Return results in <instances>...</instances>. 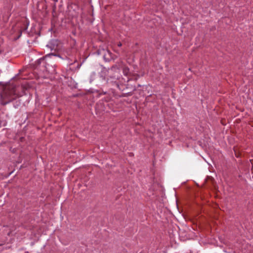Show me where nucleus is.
I'll return each instance as SVG.
<instances>
[{
  "mask_svg": "<svg viewBox=\"0 0 253 253\" xmlns=\"http://www.w3.org/2000/svg\"><path fill=\"white\" fill-rule=\"evenodd\" d=\"M17 97L15 88L12 86H6L1 93V98L4 104L15 99Z\"/></svg>",
  "mask_w": 253,
  "mask_h": 253,
  "instance_id": "f257e3e1",
  "label": "nucleus"
},
{
  "mask_svg": "<svg viewBox=\"0 0 253 253\" xmlns=\"http://www.w3.org/2000/svg\"><path fill=\"white\" fill-rule=\"evenodd\" d=\"M122 69H123V74L125 76H128L130 74V72H129V68L126 66H123L122 67Z\"/></svg>",
  "mask_w": 253,
  "mask_h": 253,
  "instance_id": "f03ea898",
  "label": "nucleus"
},
{
  "mask_svg": "<svg viewBox=\"0 0 253 253\" xmlns=\"http://www.w3.org/2000/svg\"><path fill=\"white\" fill-rule=\"evenodd\" d=\"M115 69H116V67L113 66V67H112V68L111 69V71H114V70H115Z\"/></svg>",
  "mask_w": 253,
  "mask_h": 253,
  "instance_id": "7ed1b4c3",
  "label": "nucleus"
},
{
  "mask_svg": "<svg viewBox=\"0 0 253 253\" xmlns=\"http://www.w3.org/2000/svg\"><path fill=\"white\" fill-rule=\"evenodd\" d=\"M118 46H122V43L121 42H119L118 44Z\"/></svg>",
  "mask_w": 253,
  "mask_h": 253,
  "instance_id": "20e7f679",
  "label": "nucleus"
},
{
  "mask_svg": "<svg viewBox=\"0 0 253 253\" xmlns=\"http://www.w3.org/2000/svg\"><path fill=\"white\" fill-rule=\"evenodd\" d=\"M53 55V54H49L48 55V56H50V55Z\"/></svg>",
  "mask_w": 253,
  "mask_h": 253,
  "instance_id": "39448f33",
  "label": "nucleus"
},
{
  "mask_svg": "<svg viewBox=\"0 0 253 253\" xmlns=\"http://www.w3.org/2000/svg\"><path fill=\"white\" fill-rule=\"evenodd\" d=\"M47 47H50L49 45H48H48H47Z\"/></svg>",
  "mask_w": 253,
  "mask_h": 253,
  "instance_id": "423d86ee",
  "label": "nucleus"
},
{
  "mask_svg": "<svg viewBox=\"0 0 253 253\" xmlns=\"http://www.w3.org/2000/svg\"><path fill=\"white\" fill-rule=\"evenodd\" d=\"M108 52L109 54L111 53L109 51H108Z\"/></svg>",
  "mask_w": 253,
  "mask_h": 253,
  "instance_id": "0eeeda50",
  "label": "nucleus"
}]
</instances>
